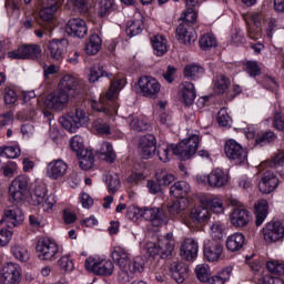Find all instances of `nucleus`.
<instances>
[{
    "mask_svg": "<svg viewBox=\"0 0 284 284\" xmlns=\"http://www.w3.org/2000/svg\"><path fill=\"white\" fill-rule=\"evenodd\" d=\"M142 219L151 221L155 227H161L168 223V215L159 207H142Z\"/></svg>",
    "mask_w": 284,
    "mask_h": 284,
    "instance_id": "nucleus-20",
    "label": "nucleus"
},
{
    "mask_svg": "<svg viewBox=\"0 0 284 284\" xmlns=\"http://www.w3.org/2000/svg\"><path fill=\"white\" fill-rule=\"evenodd\" d=\"M170 194L174 199H185L190 194V184L185 181L175 182L170 189Z\"/></svg>",
    "mask_w": 284,
    "mask_h": 284,
    "instance_id": "nucleus-37",
    "label": "nucleus"
},
{
    "mask_svg": "<svg viewBox=\"0 0 284 284\" xmlns=\"http://www.w3.org/2000/svg\"><path fill=\"white\" fill-rule=\"evenodd\" d=\"M255 210V225L257 227H261L263 223H265V220L267 219V214L270 213V203H267V200H258L254 204Z\"/></svg>",
    "mask_w": 284,
    "mask_h": 284,
    "instance_id": "nucleus-31",
    "label": "nucleus"
},
{
    "mask_svg": "<svg viewBox=\"0 0 284 284\" xmlns=\"http://www.w3.org/2000/svg\"><path fill=\"white\" fill-rule=\"evenodd\" d=\"M139 150L142 159H152L156 154V136L146 134L140 139Z\"/></svg>",
    "mask_w": 284,
    "mask_h": 284,
    "instance_id": "nucleus-21",
    "label": "nucleus"
},
{
    "mask_svg": "<svg viewBox=\"0 0 284 284\" xmlns=\"http://www.w3.org/2000/svg\"><path fill=\"white\" fill-rule=\"evenodd\" d=\"M21 266L17 263H7L0 272V284H19L21 283Z\"/></svg>",
    "mask_w": 284,
    "mask_h": 284,
    "instance_id": "nucleus-14",
    "label": "nucleus"
},
{
    "mask_svg": "<svg viewBox=\"0 0 284 284\" xmlns=\"http://www.w3.org/2000/svg\"><path fill=\"white\" fill-rule=\"evenodd\" d=\"M93 125L95 128V132L98 134H104L105 136L112 134V130L110 129V124L106 122H103L101 120H97L93 122Z\"/></svg>",
    "mask_w": 284,
    "mask_h": 284,
    "instance_id": "nucleus-56",
    "label": "nucleus"
},
{
    "mask_svg": "<svg viewBox=\"0 0 284 284\" xmlns=\"http://www.w3.org/2000/svg\"><path fill=\"white\" fill-rule=\"evenodd\" d=\"M224 152L231 161H234L235 165H242L247 161V150L243 148L235 140H229L225 142Z\"/></svg>",
    "mask_w": 284,
    "mask_h": 284,
    "instance_id": "nucleus-13",
    "label": "nucleus"
},
{
    "mask_svg": "<svg viewBox=\"0 0 284 284\" xmlns=\"http://www.w3.org/2000/svg\"><path fill=\"white\" fill-rule=\"evenodd\" d=\"M210 230L213 241H221L223 236H225V224H223L221 221L212 222Z\"/></svg>",
    "mask_w": 284,
    "mask_h": 284,
    "instance_id": "nucleus-45",
    "label": "nucleus"
},
{
    "mask_svg": "<svg viewBox=\"0 0 284 284\" xmlns=\"http://www.w3.org/2000/svg\"><path fill=\"white\" fill-rule=\"evenodd\" d=\"M230 85H232V81L225 74H217L213 79V90L215 94H225L227 90H230Z\"/></svg>",
    "mask_w": 284,
    "mask_h": 284,
    "instance_id": "nucleus-34",
    "label": "nucleus"
},
{
    "mask_svg": "<svg viewBox=\"0 0 284 284\" xmlns=\"http://www.w3.org/2000/svg\"><path fill=\"white\" fill-rule=\"evenodd\" d=\"M181 97L184 105L186 106L192 105V103H194V100L196 99V89H194V83L192 82L182 83Z\"/></svg>",
    "mask_w": 284,
    "mask_h": 284,
    "instance_id": "nucleus-33",
    "label": "nucleus"
},
{
    "mask_svg": "<svg viewBox=\"0 0 284 284\" xmlns=\"http://www.w3.org/2000/svg\"><path fill=\"white\" fill-rule=\"evenodd\" d=\"M252 221L250 211L244 207H235L231 213V223L234 227H246L247 223Z\"/></svg>",
    "mask_w": 284,
    "mask_h": 284,
    "instance_id": "nucleus-30",
    "label": "nucleus"
},
{
    "mask_svg": "<svg viewBox=\"0 0 284 284\" xmlns=\"http://www.w3.org/2000/svg\"><path fill=\"white\" fill-rule=\"evenodd\" d=\"M69 3L73 6V10H78V12H88V0H69Z\"/></svg>",
    "mask_w": 284,
    "mask_h": 284,
    "instance_id": "nucleus-63",
    "label": "nucleus"
},
{
    "mask_svg": "<svg viewBox=\"0 0 284 284\" xmlns=\"http://www.w3.org/2000/svg\"><path fill=\"white\" fill-rule=\"evenodd\" d=\"M67 32L70 37L83 39L88 34V24L81 18H72L67 23Z\"/></svg>",
    "mask_w": 284,
    "mask_h": 284,
    "instance_id": "nucleus-25",
    "label": "nucleus"
},
{
    "mask_svg": "<svg viewBox=\"0 0 284 284\" xmlns=\"http://www.w3.org/2000/svg\"><path fill=\"white\" fill-rule=\"evenodd\" d=\"M65 172H68V164L63 160H54L48 164L47 175L49 179H53V181L63 179Z\"/></svg>",
    "mask_w": 284,
    "mask_h": 284,
    "instance_id": "nucleus-28",
    "label": "nucleus"
},
{
    "mask_svg": "<svg viewBox=\"0 0 284 284\" xmlns=\"http://www.w3.org/2000/svg\"><path fill=\"white\" fill-rule=\"evenodd\" d=\"M243 245H245V235L242 233H234L226 240V250L229 252H239V250H243Z\"/></svg>",
    "mask_w": 284,
    "mask_h": 284,
    "instance_id": "nucleus-35",
    "label": "nucleus"
},
{
    "mask_svg": "<svg viewBox=\"0 0 284 284\" xmlns=\"http://www.w3.org/2000/svg\"><path fill=\"white\" fill-rule=\"evenodd\" d=\"M196 11L192 8H187V10L183 11L180 23H187L189 26H194L196 22Z\"/></svg>",
    "mask_w": 284,
    "mask_h": 284,
    "instance_id": "nucleus-53",
    "label": "nucleus"
},
{
    "mask_svg": "<svg viewBox=\"0 0 284 284\" xmlns=\"http://www.w3.org/2000/svg\"><path fill=\"white\" fill-rule=\"evenodd\" d=\"M156 181L158 183L163 187V186H168L170 185L171 183H173L174 181V175L165 172V171H162L160 173H156Z\"/></svg>",
    "mask_w": 284,
    "mask_h": 284,
    "instance_id": "nucleus-55",
    "label": "nucleus"
},
{
    "mask_svg": "<svg viewBox=\"0 0 284 284\" xmlns=\"http://www.w3.org/2000/svg\"><path fill=\"white\" fill-rule=\"evenodd\" d=\"M70 101V95L68 93L61 91L60 89L51 92L45 101L44 105L49 108V110H57L61 111L68 105V102Z\"/></svg>",
    "mask_w": 284,
    "mask_h": 284,
    "instance_id": "nucleus-18",
    "label": "nucleus"
},
{
    "mask_svg": "<svg viewBox=\"0 0 284 284\" xmlns=\"http://www.w3.org/2000/svg\"><path fill=\"white\" fill-rule=\"evenodd\" d=\"M210 209L199 205L194 206L190 213L189 227H195L196 230H203L205 224L210 221Z\"/></svg>",
    "mask_w": 284,
    "mask_h": 284,
    "instance_id": "nucleus-15",
    "label": "nucleus"
},
{
    "mask_svg": "<svg viewBox=\"0 0 284 284\" xmlns=\"http://www.w3.org/2000/svg\"><path fill=\"white\" fill-rule=\"evenodd\" d=\"M130 128L135 130V132H146V130L150 128V123L136 116L130 118Z\"/></svg>",
    "mask_w": 284,
    "mask_h": 284,
    "instance_id": "nucleus-51",
    "label": "nucleus"
},
{
    "mask_svg": "<svg viewBox=\"0 0 284 284\" xmlns=\"http://www.w3.org/2000/svg\"><path fill=\"white\" fill-rule=\"evenodd\" d=\"M276 140V134L274 132L268 131L260 135L258 138L255 139L256 145H267V143H272L273 141Z\"/></svg>",
    "mask_w": 284,
    "mask_h": 284,
    "instance_id": "nucleus-54",
    "label": "nucleus"
},
{
    "mask_svg": "<svg viewBox=\"0 0 284 284\" xmlns=\"http://www.w3.org/2000/svg\"><path fill=\"white\" fill-rule=\"evenodd\" d=\"M207 205L211 212H213L214 214H223V211H224L223 202L220 199L217 197L210 199L207 201Z\"/></svg>",
    "mask_w": 284,
    "mask_h": 284,
    "instance_id": "nucleus-57",
    "label": "nucleus"
},
{
    "mask_svg": "<svg viewBox=\"0 0 284 284\" xmlns=\"http://www.w3.org/2000/svg\"><path fill=\"white\" fill-rule=\"evenodd\" d=\"M229 179L227 173H224L221 169H215L209 175L201 176L200 181L201 183L207 181L211 187H224V185H227Z\"/></svg>",
    "mask_w": 284,
    "mask_h": 284,
    "instance_id": "nucleus-22",
    "label": "nucleus"
},
{
    "mask_svg": "<svg viewBox=\"0 0 284 284\" xmlns=\"http://www.w3.org/2000/svg\"><path fill=\"white\" fill-rule=\"evenodd\" d=\"M21 23L22 30H32V28H37V18L34 16H27L22 19Z\"/></svg>",
    "mask_w": 284,
    "mask_h": 284,
    "instance_id": "nucleus-62",
    "label": "nucleus"
},
{
    "mask_svg": "<svg viewBox=\"0 0 284 284\" xmlns=\"http://www.w3.org/2000/svg\"><path fill=\"white\" fill-rule=\"evenodd\" d=\"M176 39L183 45H192L197 39L196 31L194 30V26H190L189 23L184 22L178 26L176 31Z\"/></svg>",
    "mask_w": 284,
    "mask_h": 284,
    "instance_id": "nucleus-19",
    "label": "nucleus"
},
{
    "mask_svg": "<svg viewBox=\"0 0 284 284\" xmlns=\"http://www.w3.org/2000/svg\"><path fill=\"white\" fill-rule=\"evenodd\" d=\"M88 114L85 111L79 108H73L70 110L68 115H63L59 119V123L68 130V132L74 133L79 128H83V125H88Z\"/></svg>",
    "mask_w": 284,
    "mask_h": 284,
    "instance_id": "nucleus-6",
    "label": "nucleus"
},
{
    "mask_svg": "<svg viewBox=\"0 0 284 284\" xmlns=\"http://www.w3.org/2000/svg\"><path fill=\"white\" fill-rule=\"evenodd\" d=\"M151 45L156 57H163L168 52V39L161 34L151 38Z\"/></svg>",
    "mask_w": 284,
    "mask_h": 284,
    "instance_id": "nucleus-36",
    "label": "nucleus"
},
{
    "mask_svg": "<svg viewBox=\"0 0 284 284\" xmlns=\"http://www.w3.org/2000/svg\"><path fill=\"white\" fill-rule=\"evenodd\" d=\"M126 219H130V221L142 219V209L135 205L129 206L126 210Z\"/></svg>",
    "mask_w": 284,
    "mask_h": 284,
    "instance_id": "nucleus-60",
    "label": "nucleus"
},
{
    "mask_svg": "<svg viewBox=\"0 0 284 284\" xmlns=\"http://www.w3.org/2000/svg\"><path fill=\"white\" fill-rule=\"evenodd\" d=\"M246 72L250 77H258V74H261V68H258V63H256V61H247Z\"/></svg>",
    "mask_w": 284,
    "mask_h": 284,
    "instance_id": "nucleus-61",
    "label": "nucleus"
},
{
    "mask_svg": "<svg viewBox=\"0 0 284 284\" xmlns=\"http://www.w3.org/2000/svg\"><path fill=\"white\" fill-rule=\"evenodd\" d=\"M199 44L201 50H212V48H216V38L211 33H206L201 37Z\"/></svg>",
    "mask_w": 284,
    "mask_h": 284,
    "instance_id": "nucleus-49",
    "label": "nucleus"
},
{
    "mask_svg": "<svg viewBox=\"0 0 284 284\" xmlns=\"http://www.w3.org/2000/svg\"><path fill=\"white\" fill-rule=\"evenodd\" d=\"M172 233H168L165 239L161 240L160 243L164 251L161 253V258H170L172 256V252L174 251V244L172 243Z\"/></svg>",
    "mask_w": 284,
    "mask_h": 284,
    "instance_id": "nucleus-46",
    "label": "nucleus"
},
{
    "mask_svg": "<svg viewBox=\"0 0 284 284\" xmlns=\"http://www.w3.org/2000/svg\"><path fill=\"white\" fill-rule=\"evenodd\" d=\"M273 125L276 128V130L284 131V114H283V112H275Z\"/></svg>",
    "mask_w": 284,
    "mask_h": 284,
    "instance_id": "nucleus-64",
    "label": "nucleus"
},
{
    "mask_svg": "<svg viewBox=\"0 0 284 284\" xmlns=\"http://www.w3.org/2000/svg\"><path fill=\"white\" fill-rule=\"evenodd\" d=\"M100 154L101 159H103V161H105L106 163H114V161H116V153L114 152L112 143L110 142H102L100 148Z\"/></svg>",
    "mask_w": 284,
    "mask_h": 284,
    "instance_id": "nucleus-40",
    "label": "nucleus"
},
{
    "mask_svg": "<svg viewBox=\"0 0 284 284\" xmlns=\"http://www.w3.org/2000/svg\"><path fill=\"white\" fill-rule=\"evenodd\" d=\"M9 59H22L39 61L41 58V45L39 44H22L17 50L8 52Z\"/></svg>",
    "mask_w": 284,
    "mask_h": 284,
    "instance_id": "nucleus-12",
    "label": "nucleus"
},
{
    "mask_svg": "<svg viewBox=\"0 0 284 284\" xmlns=\"http://www.w3.org/2000/svg\"><path fill=\"white\" fill-rule=\"evenodd\" d=\"M170 275L176 283H183L187 276V265L181 262H172L170 264Z\"/></svg>",
    "mask_w": 284,
    "mask_h": 284,
    "instance_id": "nucleus-32",
    "label": "nucleus"
},
{
    "mask_svg": "<svg viewBox=\"0 0 284 284\" xmlns=\"http://www.w3.org/2000/svg\"><path fill=\"white\" fill-rule=\"evenodd\" d=\"M265 243H281L284 240V224L281 221H271L262 229Z\"/></svg>",
    "mask_w": 284,
    "mask_h": 284,
    "instance_id": "nucleus-11",
    "label": "nucleus"
},
{
    "mask_svg": "<svg viewBox=\"0 0 284 284\" xmlns=\"http://www.w3.org/2000/svg\"><path fill=\"white\" fill-rule=\"evenodd\" d=\"M48 194V187L45 184H37L31 193V203L33 205H42L44 212H50L54 207L57 200L54 195Z\"/></svg>",
    "mask_w": 284,
    "mask_h": 284,
    "instance_id": "nucleus-7",
    "label": "nucleus"
},
{
    "mask_svg": "<svg viewBox=\"0 0 284 284\" xmlns=\"http://www.w3.org/2000/svg\"><path fill=\"white\" fill-rule=\"evenodd\" d=\"M70 148L72 152H75L80 161V168L82 170H92V165H94V153L85 149V144L83 143V138L81 135H74L70 140Z\"/></svg>",
    "mask_w": 284,
    "mask_h": 284,
    "instance_id": "nucleus-5",
    "label": "nucleus"
},
{
    "mask_svg": "<svg viewBox=\"0 0 284 284\" xmlns=\"http://www.w3.org/2000/svg\"><path fill=\"white\" fill-rule=\"evenodd\" d=\"M11 254L17 258V261H20V263H28V261H30V253L26 246H21L19 244L13 245L11 247Z\"/></svg>",
    "mask_w": 284,
    "mask_h": 284,
    "instance_id": "nucleus-44",
    "label": "nucleus"
},
{
    "mask_svg": "<svg viewBox=\"0 0 284 284\" xmlns=\"http://www.w3.org/2000/svg\"><path fill=\"white\" fill-rule=\"evenodd\" d=\"M104 183H106L110 194H116V192H119V187H121L119 174L114 172H108L104 175Z\"/></svg>",
    "mask_w": 284,
    "mask_h": 284,
    "instance_id": "nucleus-39",
    "label": "nucleus"
},
{
    "mask_svg": "<svg viewBox=\"0 0 284 284\" xmlns=\"http://www.w3.org/2000/svg\"><path fill=\"white\" fill-rule=\"evenodd\" d=\"M102 44L103 41L101 40V37H99V34H92L85 45L87 54H98L99 50H101Z\"/></svg>",
    "mask_w": 284,
    "mask_h": 284,
    "instance_id": "nucleus-41",
    "label": "nucleus"
},
{
    "mask_svg": "<svg viewBox=\"0 0 284 284\" xmlns=\"http://www.w3.org/2000/svg\"><path fill=\"white\" fill-rule=\"evenodd\" d=\"M113 263L120 267L118 281L120 283H130L134 276L145 272V260L141 256L130 260V253L122 246H115L111 253Z\"/></svg>",
    "mask_w": 284,
    "mask_h": 284,
    "instance_id": "nucleus-1",
    "label": "nucleus"
},
{
    "mask_svg": "<svg viewBox=\"0 0 284 284\" xmlns=\"http://www.w3.org/2000/svg\"><path fill=\"white\" fill-rule=\"evenodd\" d=\"M58 265L63 272H72L74 270V262L70 260V255H64L58 261Z\"/></svg>",
    "mask_w": 284,
    "mask_h": 284,
    "instance_id": "nucleus-59",
    "label": "nucleus"
},
{
    "mask_svg": "<svg viewBox=\"0 0 284 284\" xmlns=\"http://www.w3.org/2000/svg\"><path fill=\"white\" fill-rule=\"evenodd\" d=\"M246 265L256 274V272H261V267H263V262L258 260L255 255L246 256Z\"/></svg>",
    "mask_w": 284,
    "mask_h": 284,
    "instance_id": "nucleus-58",
    "label": "nucleus"
},
{
    "mask_svg": "<svg viewBox=\"0 0 284 284\" xmlns=\"http://www.w3.org/2000/svg\"><path fill=\"white\" fill-rule=\"evenodd\" d=\"M22 221H26V216L23 215V211L17 205L4 210V222L9 230L17 227V225H21Z\"/></svg>",
    "mask_w": 284,
    "mask_h": 284,
    "instance_id": "nucleus-27",
    "label": "nucleus"
},
{
    "mask_svg": "<svg viewBox=\"0 0 284 284\" xmlns=\"http://www.w3.org/2000/svg\"><path fill=\"white\" fill-rule=\"evenodd\" d=\"M101 77H106L108 79H111V81H114V79H119V78H114L112 73L105 72V70H103V65L101 64H94L93 67H91L89 81L91 83H97V81L100 80Z\"/></svg>",
    "mask_w": 284,
    "mask_h": 284,
    "instance_id": "nucleus-38",
    "label": "nucleus"
},
{
    "mask_svg": "<svg viewBox=\"0 0 284 284\" xmlns=\"http://www.w3.org/2000/svg\"><path fill=\"white\" fill-rule=\"evenodd\" d=\"M119 88H121V79L112 80L105 95L108 101H110V104L105 105V103H103L102 101L92 100L90 102V106L92 108V110H94L95 112H102L106 116L114 114L116 110V104L112 100L116 99V92H119Z\"/></svg>",
    "mask_w": 284,
    "mask_h": 284,
    "instance_id": "nucleus-4",
    "label": "nucleus"
},
{
    "mask_svg": "<svg viewBox=\"0 0 284 284\" xmlns=\"http://www.w3.org/2000/svg\"><path fill=\"white\" fill-rule=\"evenodd\" d=\"M144 28L145 26L143 24L142 20L129 21L126 23L125 32H126V36H129L132 39V37H139V34L143 32Z\"/></svg>",
    "mask_w": 284,
    "mask_h": 284,
    "instance_id": "nucleus-43",
    "label": "nucleus"
},
{
    "mask_svg": "<svg viewBox=\"0 0 284 284\" xmlns=\"http://www.w3.org/2000/svg\"><path fill=\"white\" fill-rule=\"evenodd\" d=\"M65 40H52L49 42L47 48V54L52 59L53 61H63V57L65 54Z\"/></svg>",
    "mask_w": 284,
    "mask_h": 284,
    "instance_id": "nucleus-29",
    "label": "nucleus"
},
{
    "mask_svg": "<svg viewBox=\"0 0 284 284\" xmlns=\"http://www.w3.org/2000/svg\"><path fill=\"white\" fill-rule=\"evenodd\" d=\"M138 85L141 90V94L146 97V99H156L159 92H161V83L152 77H141Z\"/></svg>",
    "mask_w": 284,
    "mask_h": 284,
    "instance_id": "nucleus-16",
    "label": "nucleus"
},
{
    "mask_svg": "<svg viewBox=\"0 0 284 284\" xmlns=\"http://www.w3.org/2000/svg\"><path fill=\"white\" fill-rule=\"evenodd\" d=\"M84 266L89 272H93L98 276H112L114 273V263L110 260L88 257Z\"/></svg>",
    "mask_w": 284,
    "mask_h": 284,
    "instance_id": "nucleus-10",
    "label": "nucleus"
},
{
    "mask_svg": "<svg viewBox=\"0 0 284 284\" xmlns=\"http://www.w3.org/2000/svg\"><path fill=\"white\" fill-rule=\"evenodd\" d=\"M223 254V244L216 240L209 241L204 244V258L209 263H216Z\"/></svg>",
    "mask_w": 284,
    "mask_h": 284,
    "instance_id": "nucleus-24",
    "label": "nucleus"
},
{
    "mask_svg": "<svg viewBox=\"0 0 284 284\" xmlns=\"http://www.w3.org/2000/svg\"><path fill=\"white\" fill-rule=\"evenodd\" d=\"M170 150L174 156H178L180 161H187L192 159L194 154H196V150H199V135H192L191 138L181 141L178 144H160L156 146V154L159 160L162 163H168L170 161Z\"/></svg>",
    "mask_w": 284,
    "mask_h": 284,
    "instance_id": "nucleus-2",
    "label": "nucleus"
},
{
    "mask_svg": "<svg viewBox=\"0 0 284 284\" xmlns=\"http://www.w3.org/2000/svg\"><path fill=\"white\" fill-rule=\"evenodd\" d=\"M163 252H165V247L160 242H159V244L151 243V244L148 245L146 254L151 258H156V256H160V258H161V254Z\"/></svg>",
    "mask_w": 284,
    "mask_h": 284,
    "instance_id": "nucleus-52",
    "label": "nucleus"
},
{
    "mask_svg": "<svg viewBox=\"0 0 284 284\" xmlns=\"http://www.w3.org/2000/svg\"><path fill=\"white\" fill-rule=\"evenodd\" d=\"M205 74V69L199 64H189L184 68V77L185 79H199Z\"/></svg>",
    "mask_w": 284,
    "mask_h": 284,
    "instance_id": "nucleus-42",
    "label": "nucleus"
},
{
    "mask_svg": "<svg viewBox=\"0 0 284 284\" xmlns=\"http://www.w3.org/2000/svg\"><path fill=\"white\" fill-rule=\"evenodd\" d=\"M58 90L65 92L68 97H79L83 92V82L78 81L73 75L67 74L61 79Z\"/></svg>",
    "mask_w": 284,
    "mask_h": 284,
    "instance_id": "nucleus-17",
    "label": "nucleus"
},
{
    "mask_svg": "<svg viewBox=\"0 0 284 284\" xmlns=\"http://www.w3.org/2000/svg\"><path fill=\"white\" fill-rule=\"evenodd\" d=\"M28 176L18 175L9 187V201L13 205H19L26 199V192H28Z\"/></svg>",
    "mask_w": 284,
    "mask_h": 284,
    "instance_id": "nucleus-9",
    "label": "nucleus"
},
{
    "mask_svg": "<svg viewBox=\"0 0 284 284\" xmlns=\"http://www.w3.org/2000/svg\"><path fill=\"white\" fill-rule=\"evenodd\" d=\"M180 256L184 261H194L199 256V243L194 239H185L180 247Z\"/></svg>",
    "mask_w": 284,
    "mask_h": 284,
    "instance_id": "nucleus-26",
    "label": "nucleus"
},
{
    "mask_svg": "<svg viewBox=\"0 0 284 284\" xmlns=\"http://www.w3.org/2000/svg\"><path fill=\"white\" fill-rule=\"evenodd\" d=\"M36 252L40 261H57L59 245L48 237H42L37 242Z\"/></svg>",
    "mask_w": 284,
    "mask_h": 284,
    "instance_id": "nucleus-8",
    "label": "nucleus"
},
{
    "mask_svg": "<svg viewBox=\"0 0 284 284\" xmlns=\"http://www.w3.org/2000/svg\"><path fill=\"white\" fill-rule=\"evenodd\" d=\"M195 275L200 283H205L212 277L210 273V266L207 264L196 265Z\"/></svg>",
    "mask_w": 284,
    "mask_h": 284,
    "instance_id": "nucleus-48",
    "label": "nucleus"
},
{
    "mask_svg": "<svg viewBox=\"0 0 284 284\" xmlns=\"http://www.w3.org/2000/svg\"><path fill=\"white\" fill-rule=\"evenodd\" d=\"M278 178L273 171H265L258 183V190L262 194H272L278 187Z\"/></svg>",
    "mask_w": 284,
    "mask_h": 284,
    "instance_id": "nucleus-23",
    "label": "nucleus"
},
{
    "mask_svg": "<svg viewBox=\"0 0 284 284\" xmlns=\"http://www.w3.org/2000/svg\"><path fill=\"white\" fill-rule=\"evenodd\" d=\"M114 10V0H100L98 16L108 17Z\"/></svg>",
    "mask_w": 284,
    "mask_h": 284,
    "instance_id": "nucleus-50",
    "label": "nucleus"
},
{
    "mask_svg": "<svg viewBox=\"0 0 284 284\" xmlns=\"http://www.w3.org/2000/svg\"><path fill=\"white\" fill-rule=\"evenodd\" d=\"M266 268L273 276H284V262L271 260L266 263Z\"/></svg>",
    "mask_w": 284,
    "mask_h": 284,
    "instance_id": "nucleus-47",
    "label": "nucleus"
},
{
    "mask_svg": "<svg viewBox=\"0 0 284 284\" xmlns=\"http://www.w3.org/2000/svg\"><path fill=\"white\" fill-rule=\"evenodd\" d=\"M42 9L40 11V29L34 30L36 37L42 39L43 34H52L54 30V14L61 8L63 0H41Z\"/></svg>",
    "mask_w": 284,
    "mask_h": 284,
    "instance_id": "nucleus-3",
    "label": "nucleus"
}]
</instances>
